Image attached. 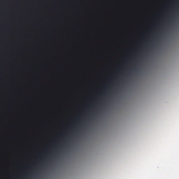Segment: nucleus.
Listing matches in <instances>:
<instances>
[{"instance_id":"1","label":"nucleus","mask_w":179,"mask_h":179,"mask_svg":"<svg viewBox=\"0 0 179 179\" xmlns=\"http://www.w3.org/2000/svg\"><path fill=\"white\" fill-rule=\"evenodd\" d=\"M103 97H106V94H103Z\"/></svg>"}]
</instances>
